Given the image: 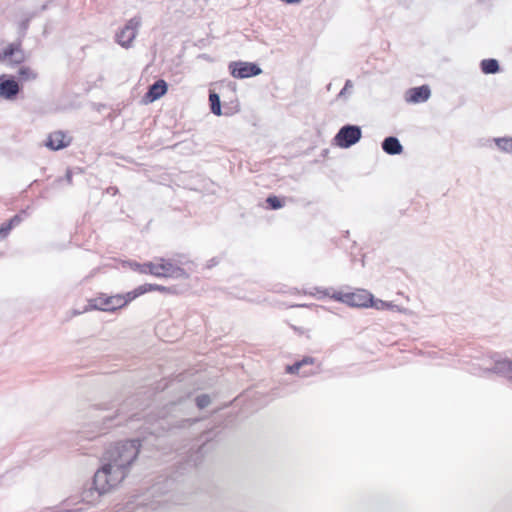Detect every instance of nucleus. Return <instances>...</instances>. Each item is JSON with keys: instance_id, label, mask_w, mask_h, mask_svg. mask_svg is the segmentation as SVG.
<instances>
[{"instance_id": "obj_1", "label": "nucleus", "mask_w": 512, "mask_h": 512, "mask_svg": "<svg viewBox=\"0 0 512 512\" xmlns=\"http://www.w3.org/2000/svg\"><path fill=\"white\" fill-rule=\"evenodd\" d=\"M128 472L119 468L108 461H104L102 466L95 472L93 479V489H88L82 493L81 501L85 504H94L98 498L115 489L127 476Z\"/></svg>"}, {"instance_id": "obj_2", "label": "nucleus", "mask_w": 512, "mask_h": 512, "mask_svg": "<svg viewBox=\"0 0 512 512\" xmlns=\"http://www.w3.org/2000/svg\"><path fill=\"white\" fill-rule=\"evenodd\" d=\"M140 451L139 440H127L114 444L104 454L103 461H108L124 471L129 472L130 466Z\"/></svg>"}, {"instance_id": "obj_3", "label": "nucleus", "mask_w": 512, "mask_h": 512, "mask_svg": "<svg viewBox=\"0 0 512 512\" xmlns=\"http://www.w3.org/2000/svg\"><path fill=\"white\" fill-rule=\"evenodd\" d=\"M318 293L329 296L351 307L367 308L369 307V302L372 301V294L365 289H356L353 292L334 291L332 294L330 293V289H323L318 290Z\"/></svg>"}, {"instance_id": "obj_4", "label": "nucleus", "mask_w": 512, "mask_h": 512, "mask_svg": "<svg viewBox=\"0 0 512 512\" xmlns=\"http://www.w3.org/2000/svg\"><path fill=\"white\" fill-rule=\"evenodd\" d=\"M150 274L156 277L179 278L182 277L185 272L171 260L160 258L155 261H151Z\"/></svg>"}, {"instance_id": "obj_5", "label": "nucleus", "mask_w": 512, "mask_h": 512, "mask_svg": "<svg viewBox=\"0 0 512 512\" xmlns=\"http://www.w3.org/2000/svg\"><path fill=\"white\" fill-rule=\"evenodd\" d=\"M362 130L360 126L347 124L339 129L334 137L335 144L340 148H349L360 141Z\"/></svg>"}, {"instance_id": "obj_6", "label": "nucleus", "mask_w": 512, "mask_h": 512, "mask_svg": "<svg viewBox=\"0 0 512 512\" xmlns=\"http://www.w3.org/2000/svg\"><path fill=\"white\" fill-rule=\"evenodd\" d=\"M142 20L140 16L131 18L125 26L116 34V42L123 48H130L138 34Z\"/></svg>"}, {"instance_id": "obj_7", "label": "nucleus", "mask_w": 512, "mask_h": 512, "mask_svg": "<svg viewBox=\"0 0 512 512\" xmlns=\"http://www.w3.org/2000/svg\"><path fill=\"white\" fill-rule=\"evenodd\" d=\"M321 372V364L314 357L305 356L290 365V375L297 374L302 377L317 375Z\"/></svg>"}, {"instance_id": "obj_8", "label": "nucleus", "mask_w": 512, "mask_h": 512, "mask_svg": "<svg viewBox=\"0 0 512 512\" xmlns=\"http://www.w3.org/2000/svg\"><path fill=\"white\" fill-rule=\"evenodd\" d=\"M229 71L237 79L249 78L262 73L261 68L257 64L244 61L230 62Z\"/></svg>"}, {"instance_id": "obj_9", "label": "nucleus", "mask_w": 512, "mask_h": 512, "mask_svg": "<svg viewBox=\"0 0 512 512\" xmlns=\"http://www.w3.org/2000/svg\"><path fill=\"white\" fill-rule=\"evenodd\" d=\"M489 373H495L496 375L512 382V365L508 364L507 357H498L494 359L492 365L483 369L480 375L485 376Z\"/></svg>"}, {"instance_id": "obj_10", "label": "nucleus", "mask_w": 512, "mask_h": 512, "mask_svg": "<svg viewBox=\"0 0 512 512\" xmlns=\"http://www.w3.org/2000/svg\"><path fill=\"white\" fill-rule=\"evenodd\" d=\"M25 59L24 52L19 48V45L9 44L4 49L0 50V61L7 63L19 64Z\"/></svg>"}, {"instance_id": "obj_11", "label": "nucleus", "mask_w": 512, "mask_h": 512, "mask_svg": "<svg viewBox=\"0 0 512 512\" xmlns=\"http://www.w3.org/2000/svg\"><path fill=\"white\" fill-rule=\"evenodd\" d=\"M431 95V90L428 85L410 88L406 92L405 99L409 103H422L426 102Z\"/></svg>"}, {"instance_id": "obj_12", "label": "nucleus", "mask_w": 512, "mask_h": 512, "mask_svg": "<svg viewBox=\"0 0 512 512\" xmlns=\"http://www.w3.org/2000/svg\"><path fill=\"white\" fill-rule=\"evenodd\" d=\"M19 92V85L13 79H6L4 75L0 76V97L4 99H13Z\"/></svg>"}, {"instance_id": "obj_13", "label": "nucleus", "mask_w": 512, "mask_h": 512, "mask_svg": "<svg viewBox=\"0 0 512 512\" xmlns=\"http://www.w3.org/2000/svg\"><path fill=\"white\" fill-rule=\"evenodd\" d=\"M71 140L62 131L51 133L45 145L51 150H60L69 146Z\"/></svg>"}, {"instance_id": "obj_14", "label": "nucleus", "mask_w": 512, "mask_h": 512, "mask_svg": "<svg viewBox=\"0 0 512 512\" xmlns=\"http://www.w3.org/2000/svg\"><path fill=\"white\" fill-rule=\"evenodd\" d=\"M382 150L388 155H399L403 152V146L395 136L386 137L381 143Z\"/></svg>"}, {"instance_id": "obj_15", "label": "nucleus", "mask_w": 512, "mask_h": 512, "mask_svg": "<svg viewBox=\"0 0 512 512\" xmlns=\"http://www.w3.org/2000/svg\"><path fill=\"white\" fill-rule=\"evenodd\" d=\"M167 92V83L160 79L156 81L149 87L148 92L146 93V99L149 102H153L161 98Z\"/></svg>"}, {"instance_id": "obj_16", "label": "nucleus", "mask_w": 512, "mask_h": 512, "mask_svg": "<svg viewBox=\"0 0 512 512\" xmlns=\"http://www.w3.org/2000/svg\"><path fill=\"white\" fill-rule=\"evenodd\" d=\"M131 291L126 294H117L113 296H109L108 302H110V311L117 310L119 308L124 307L129 302L134 300L135 298H130Z\"/></svg>"}, {"instance_id": "obj_17", "label": "nucleus", "mask_w": 512, "mask_h": 512, "mask_svg": "<svg viewBox=\"0 0 512 512\" xmlns=\"http://www.w3.org/2000/svg\"><path fill=\"white\" fill-rule=\"evenodd\" d=\"M109 296L105 294H101L98 297H95L89 301V306L92 309L102 310V311H110V302H108Z\"/></svg>"}, {"instance_id": "obj_18", "label": "nucleus", "mask_w": 512, "mask_h": 512, "mask_svg": "<svg viewBox=\"0 0 512 512\" xmlns=\"http://www.w3.org/2000/svg\"><path fill=\"white\" fill-rule=\"evenodd\" d=\"M480 68L484 74H495L500 70L498 61L493 58L482 60L480 63Z\"/></svg>"}, {"instance_id": "obj_19", "label": "nucleus", "mask_w": 512, "mask_h": 512, "mask_svg": "<svg viewBox=\"0 0 512 512\" xmlns=\"http://www.w3.org/2000/svg\"><path fill=\"white\" fill-rule=\"evenodd\" d=\"M493 141L500 151L512 154V137H498L494 138Z\"/></svg>"}, {"instance_id": "obj_20", "label": "nucleus", "mask_w": 512, "mask_h": 512, "mask_svg": "<svg viewBox=\"0 0 512 512\" xmlns=\"http://www.w3.org/2000/svg\"><path fill=\"white\" fill-rule=\"evenodd\" d=\"M18 77L21 81H33L37 78V72L28 66H21L18 70Z\"/></svg>"}, {"instance_id": "obj_21", "label": "nucleus", "mask_w": 512, "mask_h": 512, "mask_svg": "<svg viewBox=\"0 0 512 512\" xmlns=\"http://www.w3.org/2000/svg\"><path fill=\"white\" fill-rule=\"evenodd\" d=\"M21 221L22 218L19 215H15L7 223L2 224L0 226L1 237L5 238L9 234L11 229L20 224Z\"/></svg>"}, {"instance_id": "obj_22", "label": "nucleus", "mask_w": 512, "mask_h": 512, "mask_svg": "<svg viewBox=\"0 0 512 512\" xmlns=\"http://www.w3.org/2000/svg\"><path fill=\"white\" fill-rule=\"evenodd\" d=\"M164 289H165L164 287H161L158 285L144 284V285L137 287L133 291H131L130 298H137L138 296H140L146 292L152 291V290H164Z\"/></svg>"}, {"instance_id": "obj_23", "label": "nucleus", "mask_w": 512, "mask_h": 512, "mask_svg": "<svg viewBox=\"0 0 512 512\" xmlns=\"http://www.w3.org/2000/svg\"><path fill=\"white\" fill-rule=\"evenodd\" d=\"M369 307L375 308L377 310H388V309L397 308V306L391 302H386V301H383L380 299H374L373 295H372V301L369 302Z\"/></svg>"}, {"instance_id": "obj_24", "label": "nucleus", "mask_w": 512, "mask_h": 512, "mask_svg": "<svg viewBox=\"0 0 512 512\" xmlns=\"http://www.w3.org/2000/svg\"><path fill=\"white\" fill-rule=\"evenodd\" d=\"M210 107L213 114L221 115V102L220 97L216 93H210L209 95Z\"/></svg>"}, {"instance_id": "obj_25", "label": "nucleus", "mask_w": 512, "mask_h": 512, "mask_svg": "<svg viewBox=\"0 0 512 512\" xmlns=\"http://www.w3.org/2000/svg\"><path fill=\"white\" fill-rule=\"evenodd\" d=\"M266 203L268 204L270 209L276 210V209L284 207L285 198H279L277 196H269L266 199Z\"/></svg>"}, {"instance_id": "obj_26", "label": "nucleus", "mask_w": 512, "mask_h": 512, "mask_svg": "<svg viewBox=\"0 0 512 512\" xmlns=\"http://www.w3.org/2000/svg\"><path fill=\"white\" fill-rule=\"evenodd\" d=\"M128 265L134 271H138L139 273H142V274H147V273L150 274L151 262H147L144 264H140L137 262H128Z\"/></svg>"}, {"instance_id": "obj_27", "label": "nucleus", "mask_w": 512, "mask_h": 512, "mask_svg": "<svg viewBox=\"0 0 512 512\" xmlns=\"http://www.w3.org/2000/svg\"><path fill=\"white\" fill-rule=\"evenodd\" d=\"M210 403V397L208 395H200L196 398V404L200 409L207 407Z\"/></svg>"}, {"instance_id": "obj_28", "label": "nucleus", "mask_w": 512, "mask_h": 512, "mask_svg": "<svg viewBox=\"0 0 512 512\" xmlns=\"http://www.w3.org/2000/svg\"><path fill=\"white\" fill-rule=\"evenodd\" d=\"M353 88V82L351 80H346L344 87L339 92L338 97H345L346 94H350L351 89Z\"/></svg>"}, {"instance_id": "obj_29", "label": "nucleus", "mask_w": 512, "mask_h": 512, "mask_svg": "<svg viewBox=\"0 0 512 512\" xmlns=\"http://www.w3.org/2000/svg\"><path fill=\"white\" fill-rule=\"evenodd\" d=\"M290 328H292L295 332H301V330L295 326L290 325Z\"/></svg>"}, {"instance_id": "obj_30", "label": "nucleus", "mask_w": 512, "mask_h": 512, "mask_svg": "<svg viewBox=\"0 0 512 512\" xmlns=\"http://www.w3.org/2000/svg\"><path fill=\"white\" fill-rule=\"evenodd\" d=\"M300 1H301V0H290V4H291V3H298V2H300Z\"/></svg>"}, {"instance_id": "obj_31", "label": "nucleus", "mask_w": 512, "mask_h": 512, "mask_svg": "<svg viewBox=\"0 0 512 512\" xmlns=\"http://www.w3.org/2000/svg\"><path fill=\"white\" fill-rule=\"evenodd\" d=\"M215 264H216V262L214 260H211V264L209 265V267H211V266H213Z\"/></svg>"}, {"instance_id": "obj_32", "label": "nucleus", "mask_w": 512, "mask_h": 512, "mask_svg": "<svg viewBox=\"0 0 512 512\" xmlns=\"http://www.w3.org/2000/svg\"><path fill=\"white\" fill-rule=\"evenodd\" d=\"M508 364L512 365V359L508 358Z\"/></svg>"}, {"instance_id": "obj_33", "label": "nucleus", "mask_w": 512, "mask_h": 512, "mask_svg": "<svg viewBox=\"0 0 512 512\" xmlns=\"http://www.w3.org/2000/svg\"><path fill=\"white\" fill-rule=\"evenodd\" d=\"M282 1L285 2V3H288V0H282Z\"/></svg>"}]
</instances>
